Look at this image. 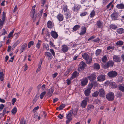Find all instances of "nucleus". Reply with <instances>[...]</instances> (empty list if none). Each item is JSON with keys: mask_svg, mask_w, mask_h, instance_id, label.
Wrapping results in <instances>:
<instances>
[{"mask_svg": "<svg viewBox=\"0 0 124 124\" xmlns=\"http://www.w3.org/2000/svg\"><path fill=\"white\" fill-rule=\"evenodd\" d=\"M123 44V42L121 41H119L117 42L116 44L117 45H122Z\"/></svg>", "mask_w": 124, "mask_h": 124, "instance_id": "nucleus-47", "label": "nucleus"}, {"mask_svg": "<svg viewBox=\"0 0 124 124\" xmlns=\"http://www.w3.org/2000/svg\"><path fill=\"white\" fill-rule=\"evenodd\" d=\"M101 49H97L95 52V54L96 56H98L101 52Z\"/></svg>", "mask_w": 124, "mask_h": 124, "instance_id": "nucleus-27", "label": "nucleus"}, {"mask_svg": "<svg viewBox=\"0 0 124 124\" xmlns=\"http://www.w3.org/2000/svg\"><path fill=\"white\" fill-rule=\"evenodd\" d=\"M93 86V84L92 83H90L88 85V89L90 90L92 88Z\"/></svg>", "mask_w": 124, "mask_h": 124, "instance_id": "nucleus-40", "label": "nucleus"}, {"mask_svg": "<svg viewBox=\"0 0 124 124\" xmlns=\"http://www.w3.org/2000/svg\"><path fill=\"white\" fill-rule=\"evenodd\" d=\"M96 76L94 74H92L87 77V78L90 81L95 80L96 78Z\"/></svg>", "mask_w": 124, "mask_h": 124, "instance_id": "nucleus-7", "label": "nucleus"}, {"mask_svg": "<svg viewBox=\"0 0 124 124\" xmlns=\"http://www.w3.org/2000/svg\"><path fill=\"white\" fill-rule=\"evenodd\" d=\"M27 46V45L26 44H24L22 46L21 48H22V49L25 50Z\"/></svg>", "mask_w": 124, "mask_h": 124, "instance_id": "nucleus-48", "label": "nucleus"}, {"mask_svg": "<svg viewBox=\"0 0 124 124\" xmlns=\"http://www.w3.org/2000/svg\"><path fill=\"white\" fill-rule=\"evenodd\" d=\"M63 9L64 12L67 11V7L66 6H65L63 8Z\"/></svg>", "mask_w": 124, "mask_h": 124, "instance_id": "nucleus-59", "label": "nucleus"}, {"mask_svg": "<svg viewBox=\"0 0 124 124\" xmlns=\"http://www.w3.org/2000/svg\"><path fill=\"white\" fill-rule=\"evenodd\" d=\"M106 98L109 101H113L115 98V95L114 93L110 92L106 95Z\"/></svg>", "mask_w": 124, "mask_h": 124, "instance_id": "nucleus-1", "label": "nucleus"}, {"mask_svg": "<svg viewBox=\"0 0 124 124\" xmlns=\"http://www.w3.org/2000/svg\"><path fill=\"white\" fill-rule=\"evenodd\" d=\"M88 80L86 78H85L82 79L81 80V83L82 86L85 85L87 83Z\"/></svg>", "mask_w": 124, "mask_h": 124, "instance_id": "nucleus-8", "label": "nucleus"}, {"mask_svg": "<svg viewBox=\"0 0 124 124\" xmlns=\"http://www.w3.org/2000/svg\"><path fill=\"white\" fill-rule=\"evenodd\" d=\"M100 68L99 65L98 63L95 64L94 65V68L96 69H99Z\"/></svg>", "mask_w": 124, "mask_h": 124, "instance_id": "nucleus-35", "label": "nucleus"}, {"mask_svg": "<svg viewBox=\"0 0 124 124\" xmlns=\"http://www.w3.org/2000/svg\"><path fill=\"white\" fill-rule=\"evenodd\" d=\"M4 74L3 72H0V79L1 81H3L4 80Z\"/></svg>", "mask_w": 124, "mask_h": 124, "instance_id": "nucleus-32", "label": "nucleus"}, {"mask_svg": "<svg viewBox=\"0 0 124 124\" xmlns=\"http://www.w3.org/2000/svg\"><path fill=\"white\" fill-rule=\"evenodd\" d=\"M116 7L118 9H123L124 8V5L122 4H118L117 5Z\"/></svg>", "mask_w": 124, "mask_h": 124, "instance_id": "nucleus-26", "label": "nucleus"}, {"mask_svg": "<svg viewBox=\"0 0 124 124\" xmlns=\"http://www.w3.org/2000/svg\"><path fill=\"white\" fill-rule=\"evenodd\" d=\"M86 28L84 27H83L82 28V29L80 33V35H83L86 32Z\"/></svg>", "mask_w": 124, "mask_h": 124, "instance_id": "nucleus-24", "label": "nucleus"}, {"mask_svg": "<svg viewBox=\"0 0 124 124\" xmlns=\"http://www.w3.org/2000/svg\"><path fill=\"white\" fill-rule=\"evenodd\" d=\"M43 11V9H41L38 13V16L39 18H40L42 16Z\"/></svg>", "mask_w": 124, "mask_h": 124, "instance_id": "nucleus-36", "label": "nucleus"}, {"mask_svg": "<svg viewBox=\"0 0 124 124\" xmlns=\"http://www.w3.org/2000/svg\"><path fill=\"white\" fill-rule=\"evenodd\" d=\"M80 6L77 5H75L74 8V11H77L79 9Z\"/></svg>", "mask_w": 124, "mask_h": 124, "instance_id": "nucleus-30", "label": "nucleus"}, {"mask_svg": "<svg viewBox=\"0 0 124 124\" xmlns=\"http://www.w3.org/2000/svg\"><path fill=\"white\" fill-rule=\"evenodd\" d=\"M42 60H40V62L39 64L38 67L36 70V72H38L41 69V66L42 63Z\"/></svg>", "mask_w": 124, "mask_h": 124, "instance_id": "nucleus-25", "label": "nucleus"}, {"mask_svg": "<svg viewBox=\"0 0 124 124\" xmlns=\"http://www.w3.org/2000/svg\"><path fill=\"white\" fill-rule=\"evenodd\" d=\"M98 93L100 96L102 97L105 96V93L103 89L102 88L100 90Z\"/></svg>", "mask_w": 124, "mask_h": 124, "instance_id": "nucleus-9", "label": "nucleus"}, {"mask_svg": "<svg viewBox=\"0 0 124 124\" xmlns=\"http://www.w3.org/2000/svg\"><path fill=\"white\" fill-rule=\"evenodd\" d=\"M87 14V13L86 12H84L80 14V15L81 16H85Z\"/></svg>", "mask_w": 124, "mask_h": 124, "instance_id": "nucleus-62", "label": "nucleus"}, {"mask_svg": "<svg viewBox=\"0 0 124 124\" xmlns=\"http://www.w3.org/2000/svg\"><path fill=\"white\" fill-rule=\"evenodd\" d=\"M110 27L113 29H115L116 28V25L113 24L111 25L110 26Z\"/></svg>", "mask_w": 124, "mask_h": 124, "instance_id": "nucleus-56", "label": "nucleus"}, {"mask_svg": "<svg viewBox=\"0 0 124 124\" xmlns=\"http://www.w3.org/2000/svg\"><path fill=\"white\" fill-rule=\"evenodd\" d=\"M108 75L110 77L114 78L117 75V73L115 71H112L109 72L108 73Z\"/></svg>", "mask_w": 124, "mask_h": 124, "instance_id": "nucleus-3", "label": "nucleus"}, {"mask_svg": "<svg viewBox=\"0 0 124 124\" xmlns=\"http://www.w3.org/2000/svg\"><path fill=\"white\" fill-rule=\"evenodd\" d=\"M80 27V26L78 25H75L73 28V30L74 31H76Z\"/></svg>", "mask_w": 124, "mask_h": 124, "instance_id": "nucleus-38", "label": "nucleus"}, {"mask_svg": "<svg viewBox=\"0 0 124 124\" xmlns=\"http://www.w3.org/2000/svg\"><path fill=\"white\" fill-rule=\"evenodd\" d=\"M54 91V90L52 88H50L47 93V94L49 97H50L52 95Z\"/></svg>", "mask_w": 124, "mask_h": 124, "instance_id": "nucleus-16", "label": "nucleus"}, {"mask_svg": "<svg viewBox=\"0 0 124 124\" xmlns=\"http://www.w3.org/2000/svg\"><path fill=\"white\" fill-rule=\"evenodd\" d=\"M78 74L77 71H75L73 73L72 76L70 78V80H71L72 79L75 78L77 76Z\"/></svg>", "mask_w": 124, "mask_h": 124, "instance_id": "nucleus-22", "label": "nucleus"}, {"mask_svg": "<svg viewBox=\"0 0 124 124\" xmlns=\"http://www.w3.org/2000/svg\"><path fill=\"white\" fill-rule=\"evenodd\" d=\"M43 47L46 50H48L49 49V46L48 45L46 44H44L43 45Z\"/></svg>", "mask_w": 124, "mask_h": 124, "instance_id": "nucleus-34", "label": "nucleus"}, {"mask_svg": "<svg viewBox=\"0 0 124 124\" xmlns=\"http://www.w3.org/2000/svg\"><path fill=\"white\" fill-rule=\"evenodd\" d=\"M113 59L114 61L119 62L121 61L120 57L119 55H114L113 56Z\"/></svg>", "mask_w": 124, "mask_h": 124, "instance_id": "nucleus-5", "label": "nucleus"}, {"mask_svg": "<svg viewBox=\"0 0 124 124\" xmlns=\"http://www.w3.org/2000/svg\"><path fill=\"white\" fill-rule=\"evenodd\" d=\"M73 112V109L71 110L69 112L66 116L67 118V119H72L71 116L72 115Z\"/></svg>", "mask_w": 124, "mask_h": 124, "instance_id": "nucleus-13", "label": "nucleus"}, {"mask_svg": "<svg viewBox=\"0 0 124 124\" xmlns=\"http://www.w3.org/2000/svg\"><path fill=\"white\" fill-rule=\"evenodd\" d=\"M50 50L53 55L54 56L55 55V53L54 50L53 49H50Z\"/></svg>", "mask_w": 124, "mask_h": 124, "instance_id": "nucleus-57", "label": "nucleus"}, {"mask_svg": "<svg viewBox=\"0 0 124 124\" xmlns=\"http://www.w3.org/2000/svg\"><path fill=\"white\" fill-rule=\"evenodd\" d=\"M45 55L48 59H51L52 57V55L50 53L48 52H45Z\"/></svg>", "mask_w": 124, "mask_h": 124, "instance_id": "nucleus-17", "label": "nucleus"}, {"mask_svg": "<svg viewBox=\"0 0 124 124\" xmlns=\"http://www.w3.org/2000/svg\"><path fill=\"white\" fill-rule=\"evenodd\" d=\"M20 32H19L18 33H16L15 34V36L16 37V38H17L19 37L20 34Z\"/></svg>", "mask_w": 124, "mask_h": 124, "instance_id": "nucleus-55", "label": "nucleus"}, {"mask_svg": "<svg viewBox=\"0 0 124 124\" xmlns=\"http://www.w3.org/2000/svg\"><path fill=\"white\" fill-rule=\"evenodd\" d=\"M117 14L116 13H114L111 15L112 19L113 20H115L117 19L118 16Z\"/></svg>", "mask_w": 124, "mask_h": 124, "instance_id": "nucleus-20", "label": "nucleus"}, {"mask_svg": "<svg viewBox=\"0 0 124 124\" xmlns=\"http://www.w3.org/2000/svg\"><path fill=\"white\" fill-rule=\"evenodd\" d=\"M119 90L122 92H124V87L120 85L119 86Z\"/></svg>", "mask_w": 124, "mask_h": 124, "instance_id": "nucleus-46", "label": "nucleus"}, {"mask_svg": "<svg viewBox=\"0 0 124 124\" xmlns=\"http://www.w3.org/2000/svg\"><path fill=\"white\" fill-rule=\"evenodd\" d=\"M96 25L98 28H101L103 27V23L101 21L99 20L97 22Z\"/></svg>", "mask_w": 124, "mask_h": 124, "instance_id": "nucleus-14", "label": "nucleus"}, {"mask_svg": "<svg viewBox=\"0 0 124 124\" xmlns=\"http://www.w3.org/2000/svg\"><path fill=\"white\" fill-rule=\"evenodd\" d=\"M39 108V106H37L36 107H35L33 110L32 112H33L35 113L36 112V111L38 110Z\"/></svg>", "mask_w": 124, "mask_h": 124, "instance_id": "nucleus-52", "label": "nucleus"}, {"mask_svg": "<svg viewBox=\"0 0 124 124\" xmlns=\"http://www.w3.org/2000/svg\"><path fill=\"white\" fill-rule=\"evenodd\" d=\"M17 111V109L16 108V107H14L12 110L11 111V112L13 114H15V113Z\"/></svg>", "mask_w": 124, "mask_h": 124, "instance_id": "nucleus-43", "label": "nucleus"}, {"mask_svg": "<svg viewBox=\"0 0 124 124\" xmlns=\"http://www.w3.org/2000/svg\"><path fill=\"white\" fill-rule=\"evenodd\" d=\"M62 50L63 52H66L68 50V48L66 45H64L62 46Z\"/></svg>", "mask_w": 124, "mask_h": 124, "instance_id": "nucleus-19", "label": "nucleus"}, {"mask_svg": "<svg viewBox=\"0 0 124 124\" xmlns=\"http://www.w3.org/2000/svg\"><path fill=\"white\" fill-rule=\"evenodd\" d=\"M107 83L108 84L109 83L110 85L113 88H115L117 87V85L114 82L111 81H108L107 82Z\"/></svg>", "mask_w": 124, "mask_h": 124, "instance_id": "nucleus-11", "label": "nucleus"}, {"mask_svg": "<svg viewBox=\"0 0 124 124\" xmlns=\"http://www.w3.org/2000/svg\"><path fill=\"white\" fill-rule=\"evenodd\" d=\"M35 7L36 5H35L32 7V8L33 13L32 18L34 21H35L37 16V14L35 13Z\"/></svg>", "mask_w": 124, "mask_h": 124, "instance_id": "nucleus-4", "label": "nucleus"}, {"mask_svg": "<svg viewBox=\"0 0 124 124\" xmlns=\"http://www.w3.org/2000/svg\"><path fill=\"white\" fill-rule=\"evenodd\" d=\"M90 90L87 89L85 90V96H88L89 95L90 93Z\"/></svg>", "mask_w": 124, "mask_h": 124, "instance_id": "nucleus-29", "label": "nucleus"}, {"mask_svg": "<svg viewBox=\"0 0 124 124\" xmlns=\"http://www.w3.org/2000/svg\"><path fill=\"white\" fill-rule=\"evenodd\" d=\"M100 39H99V38H97V39H95L94 40H93V42H96L97 43H99V41H100Z\"/></svg>", "mask_w": 124, "mask_h": 124, "instance_id": "nucleus-51", "label": "nucleus"}, {"mask_svg": "<svg viewBox=\"0 0 124 124\" xmlns=\"http://www.w3.org/2000/svg\"><path fill=\"white\" fill-rule=\"evenodd\" d=\"M78 108H77L76 109H75V110H74V112L75 113H74L73 114V115H77V112L78 111Z\"/></svg>", "mask_w": 124, "mask_h": 124, "instance_id": "nucleus-58", "label": "nucleus"}, {"mask_svg": "<svg viewBox=\"0 0 124 124\" xmlns=\"http://www.w3.org/2000/svg\"><path fill=\"white\" fill-rule=\"evenodd\" d=\"M39 97V96H37V95H36L35 96L34 99H33V101H35V102H36L37 100L38 99Z\"/></svg>", "mask_w": 124, "mask_h": 124, "instance_id": "nucleus-53", "label": "nucleus"}, {"mask_svg": "<svg viewBox=\"0 0 124 124\" xmlns=\"http://www.w3.org/2000/svg\"><path fill=\"white\" fill-rule=\"evenodd\" d=\"M16 101V99L15 98L13 99L12 100V103L13 104H14Z\"/></svg>", "mask_w": 124, "mask_h": 124, "instance_id": "nucleus-61", "label": "nucleus"}, {"mask_svg": "<svg viewBox=\"0 0 124 124\" xmlns=\"http://www.w3.org/2000/svg\"><path fill=\"white\" fill-rule=\"evenodd\" d=\"M113 2V1H112L110 2L107 6V8H109L110 6L111 5Z\"/></svg>", "mask_w": 124, "mask_h": 124, "instance_id": "nucleus-60", "label": "nucleus"}, {"mask_svg": "<svg viewBox=\"0 0 124 124\" xmlns=\"http://www.w3.org/2000/svg\"><path fill=\"white\" fill-rule=\"evenodd\" d=\"M85 65L86 64L85 63L83 62H81L79 64V67L78 69V70L80 71V69L82 70H83Z\"/></svg>", "mask_w": 124, "mask_h": 124, "instance_id": "nucleus-6", "label": "nucleus"}, {"mask_svg": "<svg viewBox=\"0 0 124 124\" xmlns=\"http://www.w3.org/2000/svg\"><path fill=\"white\" fill-rule=\"evenodd\" d=\"M114 64V62L112 61H109L105 65V66L107 68H108L109 66L112 67Z\"/></svg>", "mask_w": 124, "mask_h": 124, "instance_id": "nucleus-10", "label": "nucleus"}, {"mask_svg": "<svg viewBox=\"0 0 124 124\" xmlns=\"http://www.w3.org/2000/svg\"><path fill=\"white\" fill-rule=\"evenodd\" d=\"M65 106L64 104H62L60 105V106L57 108L56 109H59V110H62Z\"/></svg>", "mask_w": 124, "mask_h": 124, "instance_id": "nucleus-31", "label": "nucleus"}, {"mask_svg": "<svg viewBox=\"0 0 124 124\" xmlns=\"http://www.w3.org/2000/svg\"><path fill=\"white\" fill-rule=\"evenodd\" d=\"M95 12L93 10L90 13V17H93L95 15Z\"/></svg>", "mask_w": 124, "mask_h": 124, "instance_id": "nucleus-44", "label": "nucleus"}, {"mask_svg": "<svg viewBox=\"0 0 124 124\" xmlns=\"http://www.w3.org/2000/svg\"><path fill=\"white\" fill-rule=\"evenodd\" d=\"M20 124H25V121L24 119H22L20 122Z\"/></svg>", "mask_w": 124, "mask_h": 124, "instance_id": "nucleus-50", "label": "nucleus"}, {"mask_svg": "<svg viewBox=\"0 0 124 124\" xmlns=\"http://www.w3.org/2000/svg\"><path fill=\"white\" fill-rule=\"evenodd\" d=\"M110 0H103V4H106Z\"/></svg>", "mask_w": 124, "mask_h": 124, "instance_id": "nucleus-64", "label": "nucleus"}, {"mask_svg": "<svg viewBox=\"0 0 124 124\" xmlns=\"http://www.w3.org/2000/svg\"><path fill=\"white\" fill-rule=\"evenodd\" d=\"M20 42L19 40H17L13 45V49H14L15 47L20 43Z\"/></svg>", "mask_w": 124, "mask_h": 124, "instance_id": "nucleus-37", "label": "nucleus"}, {"mask_svg": "<svg viewBox=\"0 0 124 124\" xmlns=\"http://www.w3.org/2000/svg\"><path fill=\"white\" fill-rule=\"evenodd\" d=\"M14 29H13V30L11 32H10L9 33V34L8 35V37L10 38V37H11L13 33L14 32Z\"/></svg>", "mask_w": 124, "mask_h": 124, "instance_id": "nucleus-49", "label": "nucleus"}, {"mask_svg": "<svg viewBox=\"0 0 124 124\" xmlns=\"http://www.w3.org/2000/svg\"><path fill=\"white\" fill-rule=\"evenodd\" d=\"M47 27L49 28H51L52 27V22L50 21H48L47 23Z\"/></svg>", "mask_w": 124, "mask_h": 124, "instance_id": "nucleus-28", "label": "nucleus"}, {"mask_svg": "<svg viewBox=\"0 0 124 124\" xmlns=\"http://www.w3.org/2000/svg\"><path fill=\"white\" fill-rule=\"evenodd\" d=\"M83 58L85 60L87 61L88 63L91 62L92 60L91 57L90 58L89 55L86 53H84L82 55Z\"/></svg>", "mask_w": 124, "mask_h": 124, "instance_id": "nucleus-2", "label": "nucleus"}, {"mask_svg": "<svg viewBox=\"0 0 124 124\" xmlns=\"http://www.w3.org/2000/svg\"><path fill=\"white\" fill-rule=\"evenodd\" d=\"M23 67H24V69L23 70L24 71H26L28 68V66L26 64H25Z\"/></svg>", "mask_w": 124, "mask_h": 124, "instance_id": "nucleus-54", "label": "nucleus"}, {"mask_svg": "<svg viewBox=\"0 0 124 124\" xmlns=\"http://www.w3.org/2000/svg\"><path fill=\"white\" fill-rule=\"evenodd\" d=\"M117 32L120 34H121L124 32V30L123 29L121 28L117 29Z\"/></svg>", "mask_w": 124, "mask_h": 124, "instance_id": "nucleus-33", "label": "nucleus"}, {"mask_svg": "<svg viewBox=\"0 0 124 124\" xmlns=\"http://www.w3.org/2000/svg\"><path fill=\"white\" fill-rule=\"evenodd\" d=\"M51 35L55 39L56 38L58 37V34L56 32L54 31H52L51 33Z\"/></svg>", "mask_w": 124, "mask_h": 124, "instance_id": "nucleus-15", "label": "nucleus"}, {"mask_svg": "<svg viewBox=\"0 0 124 124\" xmlns=\"http://www.w3.org/2000/svg\"><path fill=\"white\" fill-rule=\"evenodd\" d=\"M70 15L67 13L65 14V17L66 18L68 19L70 17Z\"/></svg>", "mask_w": 124, "mask_h": 124, "instance_id": "nucleus-63", "label": "nucleus"}, {"mask_svg": "<svg viewBox=\"0 0 124 124\" xmlns=\"http://www.w3.org/2000/svg\"><path fill=\"white\" fill-rule=\"evenodd\" d=\"M99 94V93L98 92L96 91L95 92L93 93V96L96 97L98 96Z\"/></svg>", "mask_w": 124, "mask_h": 124, "instance_id": "nucleus-42", "label": "nucleus"}, {"mask_svg": "<svg viewBox=\"0 0 124 124\" xmlns=\"http://www.w3.org/2000/svg\"><path fill=\"white\" fill-rule=\"evenodd\" d=\"M94 108L93 105H89L87 107L86 110L87 111H89V110H91Z\"/></svg>", "mask_w": 124, "mask_h": 124, "instance_id": "nucleus-23", "label": "nucleus"}, {"mask_svg": "<svg viewBox=\"0 0 124 124\" xmlns=\"http://www.w3.org/2000/svg\"><path fill=\"white\" fill-rule=\"evenodd\" d=\"M97 79L100 82L103 81L105 79V76L104 75H100L98 77Z\"/></svg>", "mask_w": 124, "mask_h": 124, "instance_id": "nucleus-12", "label": "nucleus"}, {"mask_svg": "<svg viewBox=\"0 0 124 124\" xmlns=\"http://www.w3.org/2000/svg\"><path fill=\"white\" fill-rule=\"evenodd\" d=\"M4 24V22L3 21H2L1 19H0V29L2 28Z\"/></svg>", "mask_w": 124, "mask_h": 124, "instance_id": "nucleus-41", "label": "nucleus"}, {"mask_svg": "<svg viewBox=\"0 0 124 124\" xmlns=\"http://www.w3.org/2000/svg\"><path fill=\"white\" fill-rule=\"evenodd\" d=\"M46 93V92H44L41 93L40 95V98L41 99H42Z\"/></svg>", "mask_w": 124, "mask_h": 124, "instance_id": "nucleus-45", "label": "nucleus"}, {"mask_svg": "<svg viewBox=\"0 0 124 124\" xmlns=\"http://www.w3.org/2000/svg\"><path fill=\"white\" fill-rule=\"evenodd\" d=\"M57 18L60 21H62L63 19V15L60 14L58 15L57 16Z\"/></svg>", "mask_w": 124, "mask_h": 124, "instance_id": "nucleus-21", "label": "nucleus"}, {"mask_svg": "<svg viewBox=\"0 0 124 124\" xmlns=\"http://www.w3.org/2000/svg\"><path fill=\"white\" fill-rule=\"evenodd\" d=\"M101 60L102 62H105L107 60V57L106 55H104L103 56L101 59Z\"/></svg>", "mask_w": 124, "mask_h": 124, "instance_id": "nucleus-39", "label": "nucleus"}, {"mask_svg": "<svg viewBox=\"0 0 124 124\" xmlns=\"http://www.w3.org/2000/svg\"><path fill=\"white\" fill-rule=\"evenodd\" d=\"M87 104V102L85 100H83L81 102V106L83 108H85Z\"/></svg>", "mask_w": 124, "mask_h": 124, "instance_id": "nucleus-18", "label": "nucleus"}]
</instances>
